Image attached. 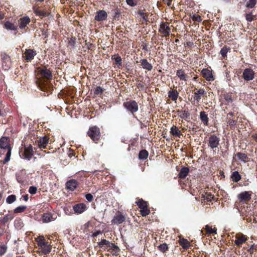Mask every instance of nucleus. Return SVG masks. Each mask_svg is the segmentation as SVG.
Wrapping results in <instances>:
<instances>
[{
	"label": "nucleus",
	"mask_w": 257,
	"mask_h": 257,
	"mask_svg": "<svg viewBox=\"0 0 257 257\" xmlns=\"http://www.w3.org/2000/svg\"><path fill=\"white\" fill-rule=\"evenodd\" d=\"M235 238L234 244L237 246H240L247 239V237L241 233L236 234Z\"/></svg>",
	"instance_id": "6"
},
{
	"label": "nucleus",
	"mask_w": 257,
	"mask_h": 257,
	"mask_svg": "<svg viewBox=\"0 0 257 257\" xmlns=\"http://www.w3.org/2000/svg\"><path fill=\"white\" fill-rule=\"evenodd\" d=\"M140 15L142 16L144 19H145L143 13H142V12L140 13Z\"/></svg>",
	"instance_id": "64"
},
{
	"label": "nucleus",
	"mask_w": 257,
	"mask_h": 257,
	"mask_svg": "<svg viewBox=\"0 0 257 257\" xmlns=\"http://www.w3.org/2000/svg\"><path fill=\"white\" fill-rule=\"evenodd\" d=\"M137 204L141 209L147 207V202L144 201L142 199L139 200L137 202Z\"/></svg>",
	"instance_id": "40"
},
{
	"label": "nucleus",
	"mask_w": 257,
	"mask_h": 257,
	"mask_svg": "<svg viewBox=\"0 0 257 257\" xmlns=\"http://www.w3.org/2000/svg\"><path fill=\"white\" fill-rule=\"evenodd\" d=\"M201 73L204 78H205L207 81H210L213 80V77L211 71L207 69H203Z\"/></svg>",
	"instance_id": "14"
},
{
	"label": "nucleus",
	"mask_w": 257,
	"mask_h": 257,
	"mask_svg": "<svg viewBox=\"0 0 257 257\" xmlns=\"http://www.w3.org/2000/svg\"><path fill=\"white\" fill-rule=\"evenodd\" d=\"M200 118L201 121L203 123V124L205 125H208V117L207 115L206 114L205 112L201 111L200 113Z\"/></svg>",
	"instance_id": "25"
},
{
	"label": "nucleus",
	"mask_w": 257,
	"mask_h": 257,
	"mask_svg": "<svg viewBox=\"0 0 257 257\" xmlns=\"http://www.w3.org/2000/svg\"><path fill=\"white\" fill-rule=\"evenodd\" d=\"M236 156L240 160L243 162H245L247 158V155L244 153H238Z\"/></svg>",
	"instance_id": "44"
},
{
	"label": "nucleus",
	"mask_w": 257,
	"mask_h": 257,
	"mask_svg": "<svg viewBox=\"0 0 257 257\" xmlns=\"http://www.w3.org/2000/svg\"><path fill=\"white\" fill-rule=\"evenodd\" d=\"M118 15H119L118 12L117 11H115L114 12V16H113V17L115 18Z\"/></svg>",
	"instance_id": "61"
},
{
	"label": "nucleus",
	"mask_w": 257,
	"mask_h": 257,
	"mask_svg": "<svg viewBox=\"0 0 257 257\" xmlns=\"http://www.w3.org/2000/svg\"><path fill=\"white\" fill-rule=\"evenodd\" d=\"M255 16H252L251 13L245 14V19L248 22H251L253 21Z\"/></svg>",
	"instance_id": "51"
},
{
	"label": "nucleus",
	"mask_w": 257,
	"mask_h": 257,
	"mask_svg": "<svg viewBox=\"0 0 257 257\" xmlns=\"http://www.w3.org/2000/svg\"><path fill=\"white\" fill-rule=\"evenodd\" d=\"M26 206H19L14 209V212L16 213L23 212L26 209Z\"/></svg>",
	"instance_id": "43"
},
{
	"label": "nucleus",
	"mask_w": 257,
	"mask_h": 257,
	"mask_svg": "<svg viewBox=\"0 0 257 257\" xmlns=\"http://www.w3.org/2000/svg\"><path fill=\"white\" fill-rule=\"evenodd\" d=\"M30 22V19L28 17H24L20 19V28L21 29L25 28L26 26Z\"/></svg>",
	"instance_id": "22"
},
{
	"label": "nucleus",
	"mask_w": 257,
	"mask_h": 257,
	"mask_svg": "<svg viewBox=\"0 0 257 257\" xmlns=\"http://www.w3.org/2000/svg\"><path fill=\"white\" fill-rule=\"evenodd\" d=\"M85 198L88 202H91L93 199V197L91 194H87L85 195Z\"/></svg>",
	"instance_id": "54"
},
{
	"label": "nucleus",
	"mask_w": 257,
	"mask_h": 257,
	"mask_svg": "<svg viewBox=\"0 0 257 257\" xmlns=\"http://www.w3.org/2000/svg\"><path fill=\"white\" fill-rule=\"evenodd\" d=\"M40 248L41 249L42 253H44V254H48L51 251V247L50 246L49 243H47V245L42 246Z\"/></svg>",
	"instance_id": "28"
},
{
	"label": "nucleus",
	"mask_w": 257,
	"mask_h": 257,
	"mask_svg": "<svg viewBox=\"0 0 257 257\" xmlns=\"http://www.w3.org/2000/svg\"><path fill=\"white\" fill-rule=\"evenodd\" d=\"M33 155V150L32 145L25 146L24 156L26 159L30 160Z\"/></svg>",
	"instance_id": "11"
},
{
	"label": "nucleus",
	"mask_w": 257,
	"mask_h": 257,
	"mask_svg": "<svg viewBox=\"0 0 257 257\" xmlns=\"http://www.w3.org/2000/svg\"><path fill=\"white\" fill-rule=\"evenodd\" d=\"M1 57L3 61L7 62L10 60V57L6 54H2Z\"/></svg>",
	"instance_id": "53"
},
{
	"label": "nucleus",
	"mask_w": 257,
	"mask_h": 257,
	"mask_svg": "<svg viewBox=\"0 0 257 257\" xmlns=\"http://www.w3.org/2000/svg\"><path fill=\"white\" fill-rule=\"evenodd\" d=\"M34 13L38 16L43 18L49 15V13L44 10H41L39 8L33 7Z\"/></svg>",
	"instance_id": "18"
},
{
	"label": "nucleus",
	"mask_w": 257,
	"mask_h": 257,
	"mask_svg": "<svg viewBox=\"0 0 257 257\" xmlns=\"http://www.w3.org/2000/svg\"><path fill=\"white\" fill-rule=\"evenodd\" d=\"M227 123L230 125H234L236 123V122L234 120H233L232 119H230L229 118L227 121Z\"/></svg>",
	"instance_id": "56"
},
{
	"label": "nucleus",
	"mask_w": 257,
	"mask_h": 257,
	"mask_svg": "<svg viewBox=\"0 0 257 257\" xmlns=\"http://www.w3.org/2000/svg\"><path fill=\"white\" fill-rule=\"evenodd\" d=\"M176 75L181 80L187 81L188 79V76L185 74V71L183 69H179L176 72Z\"/></svg>",
	"instance_id": "19"
},
{
	"label": "nucleus",
	"mask_w": 257,
	"mask_h": 257,
	"mask_svg": "<svg viewBox=\"0 0 257 257\" xmlns=\"http://www.w3.org/2000/svg\"><path fill=\"white\" fill-rule=\"evenodd\" d=\"M12 148L10 140L8 137H3L0 139V156L6 153V157L3 160V164H6L10 160Z\"/></svg>",
	"instance_id": "1"
},
{
	"label": "nucleus",
	"mask_w": 257,
	"mask_h": 257,
	"mask_svg": "<svg viewBox=\"0 0 257 257\" xmlns=\"http://www.w3.org/2000/svg\"><path fill=\"white\" fill-rule=\"evenodd\" d=\"M205 229L207 234H216L217 229L215 228H212L209 225H207L205 226Z\"/></svg>",
	"instance_id": "36"
},
{
	"label": "nucleus",
	"mask_w": 257,
	"mask_h": 257,
	"mask_svg": "<svg viewBox=\"0 0 257 257\" xmlns=\"http://www.w3.org/2000/svg\"><path fill=\"white\" fill-rule=\"evenodd\" d=\"M87 134L91 140L95 143L97 142L100 137V130L96 126L90 127L88 131Z\"/></svg>",
	"instance_id": "2"
},
{
	"label": "nucleus",
	"mask_w": 257,
	"mask_h": 257,
	"mask_svg": "<svg viewBox=\"0 0 257 257\" xmlns=\"http://www.w3.org/2000/svg\"><path fill=\"white\" fill-rule=\"evenodd\" d=\"M256 0H248L246 4V7L249 9L253 8L256 5Z\"/></svg>",
	"instance_id": "38"
},
{
	"label": "nucleus",
	"mask_w": 257,
	"mask_h": 257,
	"mask_svg": "<svg viewBox=\"0 0 257 257\" xmlns=\"http://www.w3.org/2000/svg\"><path fill=\"white\" fill-rule=\"evenodd\" d=\"M112 59H114V61H115V63L118 65V67H119L121 65V58L120 56H113L112 57Z\"/></svg>",
	"instance_id": "41"
},
{
	"label": "nucleus",
	"mask_w": 257,
	"mask_h": 257,
	"mask_svg": "<svg viewBox=\"0 0 257 257\" xmlns=\"http://www.w3.org/2000/svg\"><path fill=\"white\" fill-rule=\"evenodd\" d=\"M170 132L173 136H176V137H179L181 135V133L180 131L175 125H173L171 128Z\"/></svg>",
	"instance_id": "27"
},
{
	"label": "nucleus",
	"mask_w": 257,
	"mask_h": 257,
	"mask_svg": "<svg viewBox=\"0 0 257 257\" xmlns=\"http://www.w3.org/2000/svg\"><path fill=\"white\" fill-rule=\"evenodd\" d=\"M77 186V182L74 180H71L67 181L66 183V187L68 189L73 191L75 189Z\"/></svg>",
	"instance_id": "21"
},
{
	"label": "nucleus",
	"mask_w": 257,
	"mask_h": 257,
	"mask_svg": "<svg viewBox=\"0 0 257 257\" xmlns=\"http://www.w3.org/2000/svg\"><path fill=\"white\" fill-rule=\"evenodd\" d=\"M189 171V169L188 168H182L179 173V177L181 179L185 178L188 175Z\"/></svg>",
	"instance_id": "24"
},
{
	"label": "nucleus",
	"mask_w": 257,
	"mask_h": 257,
	"mask_svg": "<svg viewBox=\"0 0 257 257\" xmlns=\"http://www.w3.org/2000/svg\"><path fill=\"white\" fill-rule=\"evenodd\" d=\"M56 219V216L50 213H46L43 215L42 220L43 222L48 223Z\"/></svg>",
	"instance_id": "13"
},
{
	"label": "nucleus",
	"mask_w": 257,
	"mask_h": 257,
	"mask_svg": "<svg viewBox=\"0 0 257 257\" xmlns=\"http://www.w3.org/2000/svg\"><path fill=\"white\" fill-rule=\"evenodd\" d=\"M231 178L233 181L237 182L241 179V176L237 171H234L231 175Z\"/></svg>",
	"instance_id": "30"
},
{
	"label": "nucleus",
	"mask_w": 257,
	"mask_h": 257,
	"mask_svg": "<svg viewBox=\"0 0 257 257\" xmlns=\"http://www.w3.org/2000/svg\"><path fill=\"white\" fill-rule=\"evenodd\" d=\"M103 92V89L100 86L96 87L94 90V94L96 95L101 94Z\"/></svg>",
	"instance_id": "48"
},
{
	"label": "nucleus",
	"mask_w": 257,
	"mask_h": 257,
	"mask_svg": "<svg viewBox=\"0 0 257 257\" xmlns=\"http://www.w3.org/2000/svg\"><path fill=\"white\" fill-rule=\"evenodd\" d=\"M73 210L75 213L80 214L86 210V206L83 203L78 204L73 206Z\"/></svg>",
	"instance_id": "16"
},
{
	"label": "nucleus",
	"mask_w": 257,
	"mask_h": 257,
	"mask_svg": "<svg viewBox=\"0 0 257 257\" xmlns=\"http://www.w3.org/2000/svg\"><path fill=\"white\" fill-rule=\"evenodd\" d=\"M101 233V231L100 230H97L96 231H95L93 233H92V236L93 237H96L98 235H99V234H100Z\"/></svg>",
	"instance_id": "57"
},
{
	"label": "nucleus",
	"mask_w": 257,
	"mask_h": 257,
	"mask_svg": "<svg viewBox=\"0 0 257 257\" xmlns=\"http://www.w3.org/2000/svg\"><path fill=\"white\" fill-rule=\"evenodd\" d=\"M205 90L204 89H199L194 93V99L196 103H198L201 98V97L204 94Z\"/></svg>",
	"instance_id": "17"
},
{
	"label": "nucleus",
	"mask_w": 257,
	"mask_h": 257,
	"mask_svg": "<svg viewBox=\"0 0 257 257\" xmlns=\"http://www.w3.org/2000/svg\"><path fill=\"white\" fill-rule=\"evenodd\" d=\"M2 109H3V106H2V103L0 102V116H2L3 115Z\"/></svg>",
	"instance_id": "58"
},
{
	"label": "nucleus",
	"mask_w": 257,
	"mask_h": 257,
	"mask_svg": "<svg viewBox=\"0 0 257 257\" xmlns=\"http://www.w3.org/2000/svg\"><path fill=\"white\" fill-rule=\"evenodd\" d=\"M148 152L146 150H142L139 153V158L141 160L146 159L148 157Z\"/></svg>",
	"instance_id": "33"
},
{
	"label": "nucleus",
	"mask_w": 257,
	"mask_h": 257,
	"mask_svg": "<svg viewBox=\"0 0 257 257\" xmlns=\"http://www.w3.org/2000/svg\"><path fill=\"white\" fill-rule=\"evenodd\" d=\"M14 218L13 215L11 214L6 215L3 218L1 219V223L6 224L9 221L12 220Z\"/></svg>",
	"instance_id": "29"
},
{
	"label": "nucleus",
	"mask_w": 257,
	"mask_h": 257,
	"mask_svg": "<svg viewBox=\"0 0 257 257\" xmlns=\"http://www.w3.org/2000/svg\"><path fill=\"white\" fill-rule=\"evenodd\" d=\"M158 247L162 252H165L168 249V245L166 243L161 244L158 246Z\"/></svg>",
	"instance_id": "47"
},
{
	"label": "nucleus",
	"mask_w": 257,
	"mask_h": 257,
	"mask_svg": "<svg viewBox=\"0 0 257 257\" xmlns=\"http://www.w3.org/2000/svg\"><path fill=\"white\" fill-rule=\"evenodd\" d=\"M25 58L27 61H31L34 59L36 55V52L32 49L26 50L25 53Z\"/></svg>",
	"instance_id": "15"
},
{
	"label": "nucleus",
	"mask_w": 257,
	"mask_h": 257,
	"mask_svg": "<svg viewBox=\"0 0 257 257\" xmlns=\"http://www.w3.org/2000/svg\"><path fill=\"white\" fill-rule=\"evenodd\" d=\"M254 73L250 68H246L243 72V78L246 81L252 80L254 78Z\"/></svg>",
	"instance_id": "10"
},
{
	"label": "nucleus",
	"mask_w": 257,
	"mask_h": 257,
	"mask_svg": "<svg viewBox=\"0 0 257 257\" xmlns=\"http://www.w3.org/2000/svg\"><path fill=\"white\" fill-rule=\"evenodd\" d=\"M36 239L37 242V244L40 247L44 245H47V243H49L48 242L45 241V238L43 236H39Z\"/></svg>",
	"instance_id": "26"
},
{
	"label": "nucleus",
	"mask_w": 257,
	"mask_h": 257,
	"mask_svg": "<svg viewBox=\"0 0 257 257\" xmlns=\"http://www.w3.org/2000/svg\"><path fill=\"white\" fill-rule=\"evenodd\" d=\"M230 50V48L229 47H227L226 46H224L223 48H221L220 54L221 55V56L223 57H225L226 56L227 52Z\"/></svg>",
	"instance_id": "39"
},
{
	"label": "nucleus",
	"mask_w": 257,
	"mask_h": 257,
	"mask_svg": "<svg viewBox=\"0 0 257 257\" xmlns=\"http://www.w3.org/2000/svg\"><path fill=\"white\" fill-rule=\"evenodd\" d=\"M233 116V113L232 112H230L228 113L227 114V116Z\"/></svg>",
	"instance_id": "63"
},
{
	"label": "nucleus",
	"mask_w": 257,
	"mask_h": 257,
	"mask_svg": "<svg viewBox=\"0 0 257 257\" xmlns=\"http://www.w3.org/2000/svg\"><path fill=\"white\" fill-rule=\"evenodd\" d=\"M192 19L194 21L200 22L202 21L201 17L197 15H193L192 16Z\"/></svg>",
	"instance_id": "52"
},
{
	"label": "nucleus",
	"mask_w": 257,
	"mask_h": 257,
	"mask_svg": "<svg viewBox=\"0 0 257 257\" xmlns=\"http://www.w3.org/2000/svg\"><path fill=\"white\" fill-rule=\"evenodd\" d=\"M108 247L111 248L113 250H117L118 249V247L112 243H110V246H108Z\"/></svg>",
	"instance_id": "55"
},
{
	"label": "nucleus",
	"mask_w": 257,
	"mask_h": 257,
	"mask_svg": "<svg viewBox=\"0 0 257 257\" xmlns=\"http://www.w3.org/2000/svg\"><path fill=\"white\" fill-rule=\"evenodd\" d=\"M49 143V138L46 137L40 138L36 141V144L39 149H45Z\"/></svg>",
	"instance_id": "7"
},
{
	"label": "nucleus",
	"mask_w": 257,
	"mask_h": 257,
	"mask_svg": "<svg viewBox=\"0 0 257 257\" xmlns=\"http://www.w3.org/2000/svg\"><path fill=\"white\" fill-rule=\"evenodd\" d=\"M98 245L100 247H103L105 245L107 246H110V243L109 241L106 239H101V240L98 243Z\"/></svg>",
	"instance_id": "42"
},
{
	"label": "nucleus",
	"mask_w": 257,
	"mask_h": 257,
	"mask_svg": "<svg viewBox=\"0 0 257 257\" xmlns=\"http://www.w3.org/2000/svg\"><path fill=\"white\" fill-rule=\"evenodd\" d=\"M123 105L127 111L131 112L132 114L138 110V105L134 100L125 102Z\"/></svg>",
	"instance_id": "3"
},
{
	"label": "nucleus",
	"mask_w": 257,
	"mask_h": 257,
	"mask_svg": "<svg viewBox=\"0 0 257 257\" xmlns=\"http://www.w3.org/2000/svg\"><path fill=\"white\" fill-rule=\"evenodd\" d=\"M220 139L216 136L213 135L209 137L208 139V146L212 149L218 147L219 144Z\"/></svg>",
	"instance_id": "5"
},
{
	"label": "nucleus",
	"mask_w": 257,
	"mask_h": 257,
	"mask_svg": "<svg viewBox=\"0 0 257 257\" xmlns=\"http://www.w3.org/2000/svg\"><path fill=\"white\" fill-rule=\"evenodd\" d=\"M251 195V192L244 191L238 194L237 198L240 202H245L250 200Z\"/></svg>",
	"instance_id": "8"
},
{
	"label": "nucleus",
	"mask_w": 257,
	"mask_h": 257,
	"mask_svg": "<svg viewBox=\"0 0 257 257\" xmlns=\"http://www.w3.org/2000/svg\"><path fill=\"white\" fill-rule=\"evenodd\" d=\"M37 190V188L35 186H30L29 189V192L32 194L34 195L36 193Z\"/></svg>",
	"instance_id": "49"
},
{
	"label": "nucleus",
	"mask_w": 257,
	"mask_h": 257,
	"mask_svg": "<svg viewBox=\"0 0 257 257\" xmlns=\"http://www.w3.org/2000/svg\"><path fill=\"white\" fill-rule=\"evenodd\" d=\"M202 197L204 199V200H206L207 201L210 202L214 199V196L210 193H206L205 194H202Z\"/></svg>",
	"instance_id": "32"
},
{
	"label": "nucleus",
	"mask_w": 257,
	"mask_h": 257,
	"mask_svg": "<svg viewBox=\"0 0 257 257\" xmlns=\"http://www.w3.org/2000/svg\"><path fill=\"white\" fill-rule=\"evenodd\" d=\"M125 217L119 212H118L114 216L111 220L112 224H119L124 221Z\"/></svg>",
	"instance_id": "9"
},
{
	"label": "nucleus",
	"mask_w": 257,
	"mask_h": 257,
	"mask_svg": "<svg viewBox=\"0 0 257 257\" xmlns=\"http://www.w3.org/2000/svg\"><path fill=\"white\" fill-rule=\"evenodd\" d=\"M5 27L7 30H16L17 27L10 22H6L5 23Z\"/></svg>",
	"instance_id": "35"
},
{
	"label": "nucleus",
	"mask_w": 257,
	"mask_h": 257,
	"mask_svg": "<svg viewBox=\"0 0 257 257\" xmlns=\"http://www.w3.org/2000/svg\"><path fill=\"white\" fill-rule=\"evenodd\" d=\"M107 17V13L104 10H100L97 12L94 19L97 21H103L106 19Z\"/></svg>",
	"instance_id": "12"
},
{
	"label": "nucleus",
	"mask_w": 257,
	"mask_h": 257,
	"mask_svg": "<svg viewBox=\"0 0 257 257\" xmlns=\"http://www.w3.org/2000/svg\"><path fill=\"white\" fill-rule=\"evenodd\" d=\"M40 74L45 78L50 79L52 77L51 72L47 68L42 69L40 70Z\"/></svg>",
	"instance_id": "23"
},
{
	"label": "nucleus",
	"mask_w": 257,
	"mask_h": 257,
	"mask_svg": "<svg viewBox=\"0 0 257 257\" xmlns=\"http://www.w3.org/2000/svg\"><path fill=\"white\" fill-rule=\"evenodd\" d=\"M4 18V15L3 13H2L1 12H0V20L3 19V18Z\"/></svg>",
	"instance_id": "62"
},
{
	"label": "nucleus",
	"mask_w": 257,
	"mask_h": 257,
	"mask_svg": "<svg viewBox=\"0 0 257 257\" xmlns=\"http://www.w3.org/2000/svg\"><path fill=\"white\" fill-rule=\"evenodd\" d=\"M159 32L162 34L163 36L167 37L171 33V29L167 23L162 22L159 28Z\"/></svg>",
	"instance_id": "4"
},
{
	"label": "nucleus",
	"mask_w": 257,
	"mask_h": 257,
	"mask_svg": "<svg viewBox=\"0 0 257 257\" xmlns=\"http://www.w3.org/2000/svg\"><path fill=\"white\" fill-rule=\"evenodd\" d=\"M127 4L131 7H134L137 5V0H126Z\"/></svg>",
	"instance_id": "50"
},
{
	"label": "nucleus",
	"mask_w": 257,
	"mask_h": 257,
	"mask_svg": "<svg viewBox=\"0 0 257 257\" xmlns=\"http://www.w3.org/2000/svg\"><path fill=\"white\" fill-rule=\"evenodd\" d=\"M179 243L183 248H187L189 246V242L186 239H180Z\"/></svg>",
	"instance_id": "34"
},
{
	"label": "nucleus",
	"mask_w": 257,
	"mask_h": 257,
	"mask_svg": "<svg viewBox=\"0 0 257 257\" xmlns=\"http://www.w3.org/2000/svg\"><path fill=\"white\" fill-rule=\"evenodd\" d=\"M16 200V196L15 195H11L8 196L6 198V202L8 204H12Z\"/></svg>",
	"instance_id": "37"
},
{
	"label": "nucleus",
	"mask_w": 257,
	"mask_h": 257,
	"mask_svg": "<svg viewBox=\"0 0 257 257\" xmlns=\"http://www.w3.org/2000/svg\"><path fill=\"white\" fill-rule=\"evenodd\" d=\"M141 66L144 69L148 71H151L153 68V66L151 64L148 62V60L146 59L141 60Z\"/></svg>",
	"instance_id": "20"
},
{
	"label": "nucleus",
	"mask_w": 257,
	"mask_h": 257,
	"mask_svg": "<svg viewBox=\"0 0 257 257\" xmlns=\"http://www.w3.org/2000/svg\"><path fill=\"white\" fill-rule=\"evenodd\" d=\"M253 249V245H252L250 246V247L249 248V249H248V251L250 252V253H252Z\"/></svg>",
	"instance_id": "59"
},
{
	"label": "nucleus",
	"mask_w": 257,
	"mask_h": 257,
	"mask_svg": "<svg viewBox=\"0 0 257 257\" xmlns=\"http://www.w3.org/2000/svg\"><path fill=\"white\" fill-rule=\"evenodd\" d=\"M141 214L143 216H146L150 213V210L148 207L141 209Z\"/></svg>",
	"instance_id": "45"
},
{
	"label": "nucleus",
	"mask_w": 257,
	"mask_h": 257,
	"mask_svg": "<svg viewBox=\"0 0 257 257\" xmlns=\"http://www.w3.org/2000/svg\"><path fill=\"white\" fill-rule=\"evenodd\" d=\"M7 247L5 245H0V256L3 255L7 251Z\"/></svg>",
	"instance_id": "46"
},
{
	"label": "nucleus",
	"mask_w": 257,
	"mask_h": 257,
	"mask_svg": "<svg viewBox=\"0 0 257 257\" xmlns=\"http://www.w3.org/2000/svg\"><path fill=\"white\" fill-rule=\"evenodd\" d=\"M168 95L173 101H176L178 96V93L176 90L170 91Z\"/></svg>",
	"instance_id": "31"
},
{
	"label": "nucleus",
	"mask_w": 257,
	"mask_h": 257,
	"mask_svg": "<svg viewBox=\"0 0 257 257\" xmlns=\"http://www.w3.org/2000/svg\"><path fill=\"white\" fill-rule=\"evenodd\" d=\"M23 198L25 201H27L28 200V195H24L23 197Z\"/></svg>",
	"instance_id": "60"
}]
</instances>
